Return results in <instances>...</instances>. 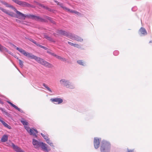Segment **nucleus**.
<instances>
[{
  "instance_id": "nucleus-12",
  "label": "nucleus",
  "mask_w": 152,
  "mask_h": 152,
  "mask_svg": "<svg viewBox=\"0 0 152 152\" xmlns=\"http://www.w3.org/2000/svg\"><path fill=\"white\" fill-rule=\"evenodd\" d=\"M139 34L140 36H144L147 35V32L144 28L141 27L139 31Z\"/></svg>"
},
{
  "instance_id": "nucleus-26",
  "label": "nucleus",
  "mask_w": 152,
  "mask_h": 152,
  "mask_svg": "<svg viewBox=\"0 0 152 152\" xmlns=\"http://www.w3.org/2000/svg\"><path fill=\"white\" fill-rule=\"evenodd\" d=\"M44 18H45V19L48 20H49L50 22H51L52 23H53L55 24V22L53 20L52 18L50 17H49L47 16H44Z\"/></svg>"
},
{
  "instance_id": "nucleus-6",
  "label": "nucleus",
  "mask_w": 152,
  "mask_h": 152,
  "mask_svg": "<svg viewBox=\"0 0 152 152\" xmlns=\"http://www.w3.org/2000/svg\"><path fill=\"white\" fill-rule=\"evenodd\" d=\"M56 32L61 35L66 36L69 38H70L72 34V33L63 31L62 30H58Z\"/></svg>"
},
{
  "instance_id": "nucleus-44",
  "label": "nucleus",
  "mask_w": 152,
  "mask_h": 152,
  "mask_svg": "<svg viewBox=\"0 0 152 152\" xmlns=\"http://www.w3.org/2000/svg\"><path fill=\"white\" fill-rule=\"evenodd\" d=\"M60 60H61L63 61H65L66 60V59L65 58H62V57H61Z\"/></svg>"
},
{
  "instance_id": "nucleus-8",
  "label": "nucleus",
  "mask_w": 152,
  "mask_h": 152,
  "mask_svg": "<svg viewBox=\"0 0 152 152\" xmlns=\"http://www.w3.org/2000/svg\"><path fill=\"white\" fill-rule=\"evenodd\" d=\"M50 101L56 104H60L63 102V100L62 99L58 98H51L50 99Z\"/></svg>"
},
{
  "instance_id": "nucleus-43",
  "label": "nucleus",
  "mask_w": 152,
  "mask_h": 152,
  "mask_svg": "<svg viewBox=\"0 0 152 152\" xmlns=\"http://www.w3.org/2000/svg\"><path fill=\"white\" fill-rule=\"evenodd\" d=\"M68 43L70 45H71V46H74V43H72V42H68Z\"/></svg>"
},
{
  "instance_id": "nucleus-5",
  "label": "nucleus",
  "mask_w": 152,
  "mask_h": 152,
  "mask_svg": "<svg viewBox=\"0 0 152 152\" xmlns=\"http://www.w3.org/2000/svg\"><path fill=\"white\" fill-rule=\"evenodd\" d=\"M12 1L16 4L23 7H34V6L33 5H32L25 1H21L18 0H12Z\"/></svg>"
},
{
  "instance_id": "nucleus-37",
  "label": "nucleus",
  "mask_w": 152,
  "mask_h": 152,
  "mask_svg": "<svg viewBox=\"0 0 152 152\" xmlns=\"http://www.w3.org/2000/svg\"><path fill=\"white\" fill-rule=\"evenodd\" d=\"M47 53L54 56L55 57V56H56V54H55V53H52L50 51H48Z\"/></svg>"
},
{
  "instance_id": "nucleus-48",
  "label": "nucleus",
  "mask_w": 152,
  "mask_h": 152,
  "mask_svg": "<svg viewBox=\"0 0 152 152\" xmlns=\"http://www.w3.org/2000/svg\"><path fill=\"white\" fill-rule=\"evenodd\" d=\"M54 2L56 4H57L58 5V4H59V2L58 1H56V0H55L54 1Z\"/></svg>"
},
{
  "instance_id": "nucleus-30",
  "label": "nucleus",
  "mask_w": 152,
  "mask_h": 152,
  "mask_svg": "<svg viewBox=\"0 0 152 152\" xmlns=\"http://www.w3.org/2000/svg\"><path fill=\"white\" fill-rule=\"evenodd\" d=\"M47 143L49 145L51 146H54L53 145V144L52 141L50 140V139L49 138L47 140H46Z\"/></svg>"
},
{
  "instance_id": "nucleus-15",
  "label": "nucleus",
  "mask_w": 152,
  "mask_h": 152,
  "mask_svg": "<svg viewBox=\"0 0 152 152\" xmlns=\"http://www.w3.org/2000/svg\"><path fill=\"white\" fill-rule=\"evenodd\" d=\"M31 130V131L29 133L30 134L32 135L35 137H37V134L38 133L36 129L33 128H32Z\"/></svg>"
},
{
  "instance_id": "nucleus-14",
  "label": "nucleus",
  "mask_w": 152,
  "mask_h": 152,
  "mask_svg": "<svg viewBox=\"0 0 152 152\" xmlns=\"http://www.w3.org/2000/svg\"><path fill=\"white\" fill-rule=\"evenodd\" d=\"M29 17L36 20H39L40 21L44 22L46 21L45 19L41 18L39 16H37L33 15H29Z\"/></svg>"
},
{
  "instance_id": "nucleus-19",
  "label": "nucleus",
  "mask_w": 152,
  "mask_h": 152,
  "mask_svg": "<svg viewBox=\"0 0 152 152\" xmlns=\"http://www.w3.org/2000/svg\"><path fill=\"white\" fill-rule=\"evenodd\" d=\"M1 2L5 5L6 7H10L11 8L12 10L13 8L14 7L12 5H10V4L7 3L6 2L4 1H1Z\"/></svg>"
},
{
  "instance_id": "nucleus-22",
  "label": "nucleus",
  "mask_w": 152,
  "mask_h": 152,
  "mask_svg": "<svg viewBox=\"0 0 152 152\" xmlns=\"http://www.w3.org/2000/svg\"><path fill=\"white\" fill-rule=\"evenodd\" d=\"M58 5H59L61 8H62L64 10H65L68 12L70 10V9L69 8L64 7L63 5V4L62 3H59Z\"/></svg>"
},
{
  "instance_id": "nucleus-27",
  "label": "nucleus",
  "mask_w": 152,
  "mask_h": 152,
  "mask_svg": "<svg viewBox=\"0 0 152 152\" xmlns=\"http://www.w3.org/2000/svg\"><path fill=\"white\" fill-rule=\"evenodd\" d=\"M36 2L37 3V5H38L39 7H40L43 8L45 9H46L49 10V8L48 7L45 6L44 5H43L42 4H40L38 2Z\"/></svg>"
},
{
  "instance_id": "nucleus-11",
  "label": "nucleus",
  "mask_w": 152,
  "mask_h": 152,
  "mask_svg": "<svg viewBox=\"0 0 152 152\" xmlns=\"http://www.w3.org/2000/svg\"><path fill=\"white\" fill-rule=\"evenodd\" d=\"M70 39L80 42H81L83 41V39L81 37L72 34Z\"/></svg>"
},
{
  "instance_id": "nucleus-2",
  "label": "nucleus",
  "mask_w": 152,
  "mask_h": 152,
  "mask_svg": "<svg viewBox=\"0 0 152 152\" xmlns=\"http://www.w3.org/2000/svg\"><path fill=\"white\" fill-rule=\"evenodd\" d=\"M59 82L61 86L66 88L74 89L75 88L74 84L71 82L69 80L63 78L61 79Z\"/></svg>"
},
{
  "instance_id": "nucleus-9",
  "label": "nucleus",
  "mask_w": 152,
  "mask_h": 152,
  "mask_svg": "<svg viewBox=\"0 0 152 152\" xmlns=\"http://www.w3.org/2000/svg\"><path fill=\"white\" fill-rule=\"evenodd\" d=\"M12 45L14 48H15L17 50H18L21 54L26 56L28 53V52H26L25 50L21 48H20L17 47L15 45L13 44H12Z\"/></svg>"
},
{
  "instance_id": "nucleus-28",
  "label": "nucleus",
  "mask_w": 152,
  "mask_h": 152,
  "mask_svg": "<svg viewBox=\"0 0 152 152\" xmlns=\"http://www.w3.org/2000/svg\"><path fill=\"white\" fill-rule=\"evenodd\" d=\"M68 12H69L71 13H74L78 16H80L81 15V14L80 13L77 11H75L74 10H71L70 9V10Z\"/></svg>"
},
{
  "instance_id": "nucleus-29",
  "label": "nucleus",
  "mask_w": 152,
  "mask_h": 152,
  "mask_svg": "<svg viewBox=\"0 0 152 152\" xmlns=\"http://www.w3.org/2000/svg\"><path fill=\"white\" fill-rule=\"evenodd\" d=\"M44 37L45 38L47 39L48 40L50 41H53V39L51 37L46 35H44Z\"/></svg>"
},
{
  "instance_id": "nucleus-3",
  "label": "nucleus",
  "mask_w": 152,
  "mask_h": 152,
  "mask_svg": "<svg viewBox=\"0 0 152 152\" xmlns=\"http://www.w3.org/2000/svg\"><path fill=\"white\" fill-rule=\"evenodd\" d=\"M110 143L105 140H102L101 144L100 151L101 152H110Z\"/></svg>"
},
{
  "instance_id": "nucleus-54",
  "label": "nucleus",
  "mask_w": 152,
  "mask_h": 152,
  "mask_svg": "<svg viewBox=\"0 0 152 152\" xmlns=\"http://www.w3.org/2000/svg\"><path fill=\"white\" fill-rule=\"evenodd\" d=\"M152 42V41H150L149 43H151Z\"/></svg>"
},
{
  "instance_id": "nucleus-25",
  "label": "nucleus",
  "mask_w": 152,
  "mask_h": 152,
  "mask_svg": "<svg viewBox=\"0 0 152 152\" xmlns=\"http://www.w3.org/2000/svg\"><path fill=\"white\" fill-rule=\"evenodd\" d=\"M44 18H45V19L48 20H49L50 22H51L52 23H53L55 24V22L53 20L52 18L50 17H49L47 16H44Z\"/></svg>"
},
{
  "instance_id": "nucleus-40",
  "label": "nucleus",
  "mask_w": 152,
  "mask_h": 152,
  "mask_svg": "<svg viewBox=\"0 0 152 152\" xmlns=\"http://www.w3.org/2000/svg\"><path fill=\"white\" fill-rule=\"evenodd\" d=\"M0 110H1L3 113H4L6 110L0 107Z\"/></svg>"
},
{
  "instance_id": "nucleus-32",
  "label": "nucleus",
  "mask_w": 152,
  "mask_h": 152,
  "mask_svg": "<svg viewBox=\"0 0 152 152\" xmlns=\"http://www.w3.org/2000/svg\"><path fill=\"white\" fill-rule=\"evenodd\" d=\"M25 129L26 130V131L28 132L29 133L30 132L31 130V129H30L29 127L28 126H25Z\"/></svg>"
},
{
  "instance_id": "nucleus-7",
  "label": "nucleus",
  "mask_w": 152,
  "mask_h": 152,
  "mask_svg": "<svg viewBox=\"0 0 152 152\" xmlns=\"http://www.w3.org/2000/svg\"><path fill=\"white\" fill-rule=\"evenodd\" d=\"M13 10L15 11L17 14L16 17L19 19H21L26 17V16L21 12L17 10L15 7H14Z\"/></svg>"
},
{
  "instance_id": "nucleus-31",
  "label": "nucleus",
  "mask_w": 152,
  "mask_h": 152,
  "mask_svg": "<svg viewBox=\"0 0 152 152\" xmlns=\"http://www.w3.org/2000/svg\"><path fill=\"white\" fill-rule=\"evenodd\" d=\"M0 10H1L2 12H4L6 14H7L8 13V10H6L5 9H4L2 7H0Z\"/></svg>"
},
{
  "instance_id": "nucleus-42",
  "label": "nucleus",
  "mask_w": 152,
  "mask_h": 152,
  "mask_svg": "<svg viewBox=\"0 0 152 152\" xmlns=\"http://www.w3.org/2000/svg\"><path fill=\"white\" fill-rule=\"evenodd\" d=\"M55 57H56L58 59H59L60 60L61 59V56L57 55H56V56H55Z\"/></svg>"
},
{
  "instance_id": "nucleus-13",
  "label": "nucleus",
  "mask_w": 152,
  "mask_h": 152,
  "mask_svg": "<svg viewBox=\"0 0 152 152\" xmlns=\"http://www.w3.org/2000/svg\"><path fill=\"white\" fill-rule=\"evenodd\" d=\"M12 145L13 148L16 152H25L20 148L15 145L14 143H12Z\"/></svg>"
},
{
  "instance_id": "nucleus-16",
  "label": "nucleus",
  "mask_w": 152,
  "mask_h": 152,
  "mask_svg": "<svg viewBox=\"0 0 152 152\" xmlns=\"http://www.w3.org/2000/svg\"><path fill=\"white\" fill-rule=\"evenodd\" d=\"M7 102L9 104H10L11 106H12V107H14L16 109L18 110V111H19L20 113H24V112L23 110L21 109L20 108H18L15 105L13 104L11 102L8 101V102Z\"/></svg>"
},
{
  "instance_id": "nucleus-1",
  "label": "nucleus",
  "mask_w": 152,
  "mask_h": 152,
  "mask_svg": "<svg viewBox=\"0 0 152 152\" xmlns=\"http://www.w3.org/2000/svg\"><path fill=\"white\" fill-rule=\"evenodd\" d=\"M26 57L31 59L35 60L38 63L49 68H51L52 65L44 59L33 55L31 53H28Z\"/></svg>"
},
{
  "instance_id": "nucleus-17",
  "label": "nucleus",
  "mask_w": 152,
  "mask_h": 152,
  "mask_svg": "<svg viewBox=\"0 0 152 152\" xmlns=\"http://www.w3.org/2000/svg\"><path fill=\"white\" fill-rule=\"evenodd\" d=\"M8 136L4 134L2 137L1 139V141L2 142H5L8 140Z\"/></svg>"
},
{
  "instance_id": "nucleus-51",
  "label": "nucleus",
  "mask_w": 152,
  "mask_h": 152,
  "mask_svg": "<svg viewBox=\"0 0 152 152\" xmlns=\"http://www.w3.org/2000/svg\"><path fill=\"white\" fill-rule=\"evenodd\" d=\"M14 57L17 59H18V57L16 55H15V56H14Z\"/></svg>"
},
{
  "instance_id": "nucleus-34",
  "label": "nucleus",
  "mask_w": 152,
  "mask_h": 152,
  "mask_svg": "<svg viewBox=\"0 0 152 152\" xmlns=\"http://www.w3.org/2000/svg\"><path fill=\"white\" fill-rule=\"evenodd\" d=\"M19 61V64L20 65L21 67H23V62L20 59H18Z\"/></svg>"
},
{
  "instance_id": "nucleus-10",
  "label": "nucleus",
  "mask_w": 152,
  "mask_h": 152,
  "mask_svg": "<svg viewBox=\"0 0 152 152\" xmlns=\"http://www.w3.org/2000/svg\"><path fill=\"white\" fill-rule=\"evenodd\" d=\"M101 140V139H99L97 137L94 138V147L96 149H97L99 148V146L100 142Z\"/></svg>"
},
{
  "instance_id": "nucleus-39",
  "label": "nucleus",
  "mask_w": 152,
  "mask_h": 152,
  "mask_svg": "<svg viewBox=\"0 0 152 152\" xmlns=\"http://www.w3.org/2000/svg\"><path fill=\"white\" fill-rule=\"evenodd\" d=\"M29 40L30 41L32 42L33 43H34L35 44H36V41H35V40H33V39H29Z\"/></svg>"
},
{
  "instance_id": "nucleus-33",
  "label": "nucleus",
  "mask_w": 152,
  "mask_h": 152,
  "mask_svg": "<svg viewBox=\"0 0 152 152\" xmlns=\"http://www.w3.org/2000/svg\"><path fill=\"white\" fill-rule=\"evenodd\" d=\"M21 122L24 125L27 126L28 125V123L25 121L21 120Z\"/></svg>"
},
{
  "instance_id": "nucleus-38",
  "label": "nucleus",
  "mask_w": 152,
  "mask_h": 152,
  "mask_svg": "<svg viewBox=\"0 0 152 152\" xmlns=\"http://www.w3.org/2000/svg\"><path fill=\"white\" fill-rule=\"evenodd\" d=\"M39 47L41 48H42L43 49H44L45 50H47L48 49V48H47L46 47H44V46H43L42 45H39Z\"/></svg>"
},
{
  "instance_id": "nucleus-23",
  "label": "nucleus",
  "mask_w": 152,
  "mask_h": 152,
  "mask_svg": "<svg viewBox=\"0 0 152 152\" xmlns=\"http://www.w3.org/2000/svg\"><path fill=\"white\" fill-rule=\"evenodd\" d=\"M43 86L45 87L47 90L50 93H52L53 92L52 90L45 83H43L42 84Z\"/></svg>"
},
{
  "instance_id": "nucleus-21",
  "label": "nucleus",
  "mask_w": 152,
  "mask_h": 152,
  "mask_svg": "<svg viewBox=\"0 0 152 152\" xmlns=\"http://www.w3.org/2000/svg\"><path fill=\"white\" fill-rule=\"evenodd\" d=\"M8 50L5 47L2 46L0 44V51L1 52H7Z\"/></svg>"
},
{
  "instance_id": "nucleus-46",
  "label": "nucleus",
  "mask_w": 152,
  "mask_h": 152,
  "mask_svg": "<svg viewBox=\"0 0 152 152\" xmlns=\"http://www.w3.org/2000/svg\"><path fill=\"white\" fill-rule=\"evenodd\" d=\"M4 113L7 116H9V114L6 111Z\"/></svg>"
},
{
  "instance_id": "nucleus-20",
  "label": "nucleus",
  "mask_w": 152,
  "mask_h": 152,
  "mask_svg": "<svg viewBox=\"0 0 152 152\" xmlns=\"http://www.w3.org/2000/svg\"><path fill=\"white\" fill-rule=\"evenodd\" d=\"M77 62L79 65L83 66H85L86 65V62L83 60H78L77 61Z\"/></svg>"
},
{
  "instance_id": "nucleus-35",
  "label": "nucleus",
  "mask_w": 152,
  "mask_h": 152,
  "mask_svg": "<svg viewBox=\"0 0 152 152\" xmlns=\"http://www.w3.org/2000/svg\"><path fill=\"white\" fill-rule=\"evenodd\" d=\"M8 13H7V14L10 16H11L14 17V14L12 12H10L9 11H8Z\"/></svg>"
},
{
  "instance_id": "nucleus-4",
  "label": "nucleus",
  "mask_w": 152,
  "mask_h": 152,
  "mask_svg": "<svg viewBox=\"0 0 152 152\" xmlns=\"http://www.w3.org/2000/svg\"><path fill=\"white\" fill-rule=\"evenodd\" d=\"M32 144L36 148H38L39 147H41L43 150L45 151H48V145L44 143L34 139H33Z\"/></svg>"
},
{
  "instance_id": "nucleus-41",
  "label": "nucleus",
  "mask_w": 152,
  "mask_h": 152,
  "mask_svg": "<svg viewBox=\"0 0 152 152\" xmlns=\"http://www.w3.org/2000/svg\"><path fill=\"white\" fill-rule=\"evenodd\" d=\"M73 46L77 48H78L79 47V45L78 44H74Z\"/></svg>"
},
{
  "instance_id": "nucleus-50",
  "label": "nucleus",
  "mask_w": 152,
  "mask_h": 152,
  "mask_svg": "<svg viewBox=\"0 0 152 152\" xmlns=\"http://www.w3.org/2000/svg\"><path fill=\"white\" fill-rule=\"evenodd\" d=\"M0 103L1 104H3V102L1 101V99H0Z\"/></svg>"
},
{
  "instance_id": "nucleus-45",
  "label": "nucleus",
  "mask_w": 152,
  "mask_h": 152,
  "mask_svg": "<svg viewBox=\"0 0 152 152\" xmlns=\"http://www.w3.org/2000/svg\"><path fill=\"white\" fill-rule=\"evenodd\" d=\"M127 152H134V150H129V149H127Z\"/></svg>"
},
{
  "instance_id": "nucleus-18",
  "label": "nucleus",
  "mask_w": 152,
  "mask_h": 152,
  "mask_svg": "<svg viewBox=\"0 0 152 152\" xmlns=\"http://www.w3.org/2000/svg\"><path fill=\"white\" fill-rule=\"evenodd\" d=\"M0 121L2 123L3 125L6 127L7 128L9 129H11V127L8 125L6 123L4 122L3 121L0 119Z\"/></svg>"
},
{
  "instance_id": "nucleus-53",
  "label": "nucleus",
  "mask_w": 152,
  "mask_h": 152,
  "mask_svg": "<svg viewBox=\"0 0 152 152\" xmlns=\"http://www.w3.org/2000/svg\"><path fill=\"white\" fill-rule=\"evenodd\" d=\"M10 55L13 56H15V55L13 53H11V54Z\"/></svg>"
},
{
  "instance_id": "nucleus-52",
  "label": "nucleus",
  "mask_w": 152,
  "mask_h": 152,
  "mask_svg": "<svg viewBox=\"0 0 152 152\" xmlns=\"http://www.w3.org/2000/svg\"><path fill=\"white\" fill-rule=\"evenodd\" d=\"M35 44L39 47V45H40L38 44V43H37L36 42V44Z\"/></svg>"
},
{
  "instance_id": "nucleus-24",
  "label": "nucleus",
  "mask_w": 152,
  "mask_h": 152,
  "mask_svg": "<svg viewBox=\"0 0 152 152\" xmlns=\"http://www.w3.org/2000/svg\"><path fill=\"white\" fill-rule=\"evenodd\" d=\"M41 135L46 141L49 139L48 135L46 133H44V134L41 133Z\"/></svg>"
},
{
  "instance_id": "nucleus-49",
  "label": "nucleus",
  "mask_w": 152,
  "mask_h": 152,
  "mask_svg": "<svg viewBox=\"0 0 152 152\" xmlns=\"http://www.w3.org/2000/svg\"><path fill=\"white\" fill-rule=\"evenodd\" d=\"M7 53L10 54H11V53H12L10 52V51H9L8 50H7Z\"/></svg>"
},
{
  "instance_id": "nucleus-36",
  "label": "nucleus",
  "mask_w": 152,
  "mask_h": 152,
  "mask_svg": "<svg viewBox=\"0 0 152 152\" xmlns=\"http://www.w3.org/2000/svg\"><path fill=\"white\" fill-rule=\"evenodd\" d=\"M119 53L118 51L115 50L113 52V54L115 56H117L119 54Z\"/></svg>"
},
{
  "instance_id": "nucleus-47",
  "label": "nucleus",
  "mask_w": 152,
  "mask_h": 152,
  "mask_svg": "<svg viewBox=\"0 0 152 152\" xmlns=\"http://www.w3.org/2000/svg\"><path fill=\"white\" fill-rule=\"evenodd\" d=\"M136 9H137L136 7H134V8H132V10L133 11H135L136 10Z\"/></svg>"
}]
</instances>
